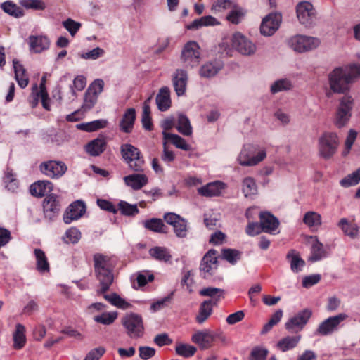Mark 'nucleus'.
<instances>
[{
    "label": "nucleus",
    "mask_w": 360,
    "mask_h": 360,
    "mask_svg": "<svg viewBox=\"0 0 360 360\" xmlns=\"http://www.w3.org/2000/svg\"><path fill=\"white\" fill-rule=\"evenodd\" d=\"M304 223L309 227H318L321 224V215L316 212H307L303 218Z\"/></svg>",
    "instance_id": "nucleus-51"
},
{
    "label": "nucleus",
    "mask_w": 360,
    "mask_h": 360,
    "mask_svg": "<svg viewBox=\"0 0 360 360\" xmlns=\"http://www.w3.org/2000/svg\"><path fill=\"white\" fill-rule=\"evenodd\" d=\"M217 19L211 15H207L193 20L186 25L188 30H198L204 26H212L218 25Z\"/></svg>",
    "instance_id": "nucleus-35"
},
{
    "label": "nucleus",
    "mask_w": 360,
    "mask_h": 360,
    "mask_svg": "<svg viewBox=\"0 0 360 360\" xmlns=\"http://www.w3.org/2000/svg\"><path fill=\"white\" fill-rule=\"evenodd\" d=\"M20 4L27 9L36 11H44L46 7V3L41 0H20Z\"/></svg>",
    "instance_id": "nucleus-57"
},
{
    "label": "nucleus",
    "mask_w": 360,
    "mask_h": 360,
    "mask_svg": "<svg viewBox=\"0 0 360 360\" xmlns=\"http://www.w3.org/2000/svg\"><path fill=\"white\" fill-rule=\"evenodd\" d=\"M122 324L127 335L131 338H139L143 335L144 327L141 316L130 314L122 319Z\"/></svg>",
    "instance_id": "nucleus-10"
},
{
    "label": "nucleus",
    "mask_w": 360,
    "mask_h": 360,
    "mask_svg": "<svg viewBox=\"0 0 360 360\" xmlns=\"http://www.w3.org/2000/svg\"><path fill=\"white\" fill-rule=\"evenodd\" d=\"M245 15V11L238 6L237 4H234L233 8L230 9L226 19L233 24H238Z\"/></svg>",
    "instance_id": "nucleus-41"
},
{
    "label": "nucleus",
    "mask_w": 360,
    "mask_h": 360,
    "mask_svg": "<svg viewBox=\"0 0 360 360\" xmlns=\"http://www.w3.org/2000/svg\"><path fill=\"white\" fill-rule=\"evenodd\" d=\"M311 311L308 309L297 312L285 322V328L290 333L302 331L311 318Z\"/></svg>",
    "instance_id": "nucleus-13"
},
{
    "label": "nucleus",
    "mask_w": 360,
    "mask_h": 360,
    "mask_svg": "<svg viewBox=\"0 0 360 360\" xmlns=\"http://www.w3.org/2000/svg\"><path fill=\"white\" fill-rule=\"evenodd\" d=\"M53 187L49 181H38L30 186V191L33 196L42 197L51 192Z\"/></svg>",
    "instance_id": "nucleus-26"
},
{
    "label": "nucleus",
    "mask_w": 360,
    "mask_h": 360,
    "mask_svg": "<svg viewBox=\"0 0 360 360\" xmlns=\"http://www.w3.org/2000/svg\"><path fill=\"white\" fill-rule=\"evenodd\" d=\"M301 338L302 336L300 335L284 337L277 342L276 347L280 351L283 352L291 350L297 347Z\"/></svg>",
    "instance_id": "nucleus-29"
},
{
    "label": "nucleus",
    "mask_w": 360,
    "mask_h": 360,
    "mask_svg": "<svg viewBox=\"0 0 360 360\" xmlns=\"http://www.w3.org/2000/svg\"><path fill=\"white\" fill-rule=\"evenodd\" d=\"M117 318V313L115 312H105L101 315L95 316L94 320L104 325H110L114 322Z\"/></svg>",
    "instance_id": "nucleus-61"
},
{
    "label": "nucleus",
    "mask_w": 360,
    "mask_h": 360,
    "mask_svg": "<svg viewBox=\"0 0 360 360\" xmlns=\"http://www.w3.org/2000/svg\"><path fill=\"white\" fill-rule=\"evenodd\" d=\"M94 266L96 278L100 282V293L107 291L113 281L112 269L115 266L113 259L108 255L95 254Z\"/></svg>",
    "instance_id": "nucleus-1"
},
{
    "label": "nucleus",
    "mask_w": 360,
    "mask_h": 360,
    "mask_svg": "<svg viewBox=\"0 0 360 360\" xmlns=\"http://www.w3.org/2000/svg\"><path fill=\"white\" fill-rule=\"evenodd\" d=\"M290 264V269L294 273L301 271L305 265V262L301 258L300 254L295 250H290L286 256Z\"/></svg>",
    "instance_id": "nucleus-33"
},
{
    "label": "nucleus",
    "mask_w": 360,
    "mask_h": 360,
    "mask_svg": "<svg viewBox=\"0 0 360 360\" xmlns=\"http://www.w3.org/2000/svg\"><path fill=\"white\" fill-rule=\"evenodd\" d=\"M44 213L46 218L52 220L60 211V203L54 195L46 196L43 202Z\"/></svg>",
    "instance_id": "nucleus-22"
},
{
    "label": "nucleus",
    "mask_w": 360,
    "mask_h": 360,
    "mask_svg": "<svg viewBox=\"0 0 360 360\" xmlns=\"http://www.w3.org/2000/svg\"><path fill=\"white\" fill-rule=\"evenodd\" d=\"M14 348L20 349L22 348L26 342L25 328L20 323L16 325L15 330L13 333Z\"/></svg>",
    "instance_id": "nucleus-40"
},
{
    "label": "nucleus",
    "mask_w": 360,
    "mask_h": 360,
    "mask_svg": "<svg viewBox=\"0 0 360 360\" xmlns=\"http://www.w3.org/2000/svg\"><path fill=\"white\" fill-rule=\"evenodd\" d=\"M143 225L145 228L158 233H162L165 231V227L162 221L160 219H152L150 220H146L143 221Z\"/></svg>",
    "instance_id": "nucleus-56"
},
{
    "label": "nucleus",
    "mask_w": 360,
    "mask_h": 360,
    "mask_svg": "<svg viewBox=\"0 0 360 360\" xmlns=\"http://www.w3.org/2000/svg\"><path fill=\"white\" fill-rule=\"evenodd\" d=\"M260 224L262 231L271 234H276L279 221L277 218L269 212H261L259 214Z\"/></svg>",
    "instance_id": "nucleus-23"
},
{
    "label": "nucleus",
    "mask_w": 360,
    "mask_h": 360,
    "mask_svg": "<svg viewBox=\"0 0 360 360\" xmlns=\"http://www.w3.org/2000/svg\"><path fill=\"white\" fill-rule=\"evenodd\" d=\"M283 311L281 309L276 311L270 318L268 323L264 326L261 333L262 334L268 333L273 328V326L276 325L281 321Z\"/></svg>",
    "instance_id": "nucleus-59"
},
{
    "label": "nucleus",
    "mask_w": 360,
    "mask_h": 360,
    "mask_svg": "<svg viewBox=\"0 0 360 360\" xmlns=\"http://www.w3.org/2000/svg\"><path fill=\"white\" fill-rule=\"evenodd\" d=\"M357 132L354 129H350L345 142V148L342 151V155L346 156L349 154L356 139Z\"/></svg>",
    "instance_id": "nucleus-62"
},
{
    "label": "nucleus",
    "mask_w": 360,
    "mask_h": 360,
    "mask_svg": "<svg viewBox=\"0 0 360 360\" xmlns=\"http://www.w3.org/2000/svg\"><path fill=\"white\" fill-rule=\"evenodd\" d=\"M292 87L291 82L288 79H281L274 82L271 86V91L276 94L283 91H288Z\"/></svg>",
    "instance_id": "nucleus-53"
},
{
    "label": "nucleus",
    "mask_w": 360,
    "mask_h": 360,
    "mask_svg": "<svg viewBox=\"0 0 360 360\" xmlns=\"http://www.w3.org/2000/svg\"><path fill=\"white\" fill-rule=\"evenodd\" d=\"M123 158L128 163L129 167L135 172L142 171L143 160L140 158L138 148L131 144H124L121 146Z\"/></svg>",
    "instance_id": "nucleus-11"
},
{
    "label": "nucleus",
    "mask_w": 360,
    "mask_h": 360,
    "mask_svg": "<svg viewBox=\"0 0 360 360\" xmlns=\"http://www.w3.org/2000/svg\"><path fill=\"white\" fill-rule=\"evenodd\" d=\"M222 256L224 259L234 264L240 259V252L236 250L224 249L222 251Z\"/></svg>",
    "instance_id": "nucleus-63"
},
{
    "label": "nucleus",
    "mask_w": 360,
    "mask_h": 360,
    "mask_svg": "<svg viewBox=\"0 0 360 360\" xmlns=\"http://www.w3.org/2000/svg\"><path fill=\"white\" fill-rule=\"evenodd\" d=\"M175 352L179 356L189 358L195 354L197 348L188 344L179 343L176 345Z\"/></svg>",
    "instance_id": "nucleus-50"
},
{
    "label": "nucleus",
    "mask_w": 360,
    "mask_h": 360,
    "mask_svg": "<svg viewBox=\"0 0 360 360\" xmlns=\"http://www.w3.org/2000/svg\"><path fill=\"white\" fill-rule=\"evenodd\" d=\"M124 181L134 190H139L148 184V179L143 174H133L124 176Z\"/></svg>",
    "instance_id": "nucleus-27"
},
{
    "label": "nucleus",
    "mask_w": 360,
    "mask_h": 360,
    "mask_svg": "<svg viewBox=\"0 0 360 360\" xmlns=\"http://www.w3.org/2000/svg\"><path fill=\"white\" fill-rule=\"evenodd\" d=\"M354 99L349 94H345L338 99L333 116V124L338 129L346 127L352 115V110L354 106Z\"/></svg>",
    "instance_id": "nucleus-2"
},
{
    "label": "nucleus",
    "mask_w": 360,
    "mask_h": 360,
    "mask_svg": "<svg viewBox=\"0 0 360 360\" xmlns=\"http://www.w3.org/2000/svg\"><path fill=\"white\" fill-rule=\"evenodd\" d=\"M13 68L15 72V78L18 85L24 89L29 83V78L26 73L25 69L23 66L16 60H13Z\"/></svg>",
    "instance_id": "nucleus-34"
},
{
    "label": "nucleus",
    "mask_w": 360,
    "mask_h": 360,
    "mask_svg": "<svg viewBox=\"0 0 360 360\" xmlns=\"http://www.w3.org/2000/svg\"><path fill=\"white\" fill-rule=\"evenodd\" d=\"M217 268V251L209 250L203 257L200 264V272L204 278H210Z\"/></svg>",
    "instance_id": "nucleus-17"
},
{
    "label": "nucleus",
    "mask_w": 360,
    "mask_h": 360,
    "mask_svg": "<svg viewBox=\"0 0 360 360\" xmlns=\"http://www.w3.org/2000/svg\"><path fill=\"white\" fill-rule=\"evenodd\" d=\"M34 253L36 257L37 269L41 273L49 272V263L45 252L40 249H35Z\"/></svg>",
    "instance_id": "nucleus-38"
},
{
    "label": "nucleus",
    "mask_w": 360,
    "mask_h": 360,
    "mask_svg": "<svg viewBox=\"0 0 360 360\" xmlns=\"http://www.w3.org/2000/svg\"><path fill=\"white\" fill-rule=\"evenodd\" d=\"M221 68V65L219 63H207L200 68V75L203 77H212L216 75Z\"/></svg>",
    "instance_id": "nucleus-43"
},
{
    "label": "nucleus",
    "mask_w": 360,
    "mask_h": 360,
    "mask_svg": "<svg viewBox=\"0 0 360 360\" xmlns=\"http://www.w3.org/2000/svg\"><path fill=\"white\" fill-rule=\"evenodd\" d=\"M224 188V184L223 183L215 181L198 188V193L204 196H217L221 194Z\"/></svg>",
    "instance_id": "nucleus-31"
},
{
    "label": "nucleus",
    "mask_w": 360,
    "mask_h": 360,
    "mask_svg": "<svg viewBox=\"0 0 360 360\" xmlns=\"http://www.w3.org/2000/svg\"><path fill=\"white\" fill-rule=\"evenodd\" d=\"M330 90L335 94H346L350 90V83L342 68H335L328 75Z\"/></svg>",
    "instance_id": "nucleus-7"
},
{
    "label": "nucleus",
    "mask_w": 360,
    "mask_h": 360,
    "mask_svg": "<svg viewBox=\"0 0 360 360\" xmlns=\"http://www.w3.org/2000/svg\"><path fill=\"white\" fill-rule=\"evenodd\" d=\"M156 103L161 111H166L171 107L170 90L167 86L160 88L156 96Z\"/></svg>",
    "instance_id": "nucleus-28"
},
{
    "label": "nucleus",
    "mask_w": 360,
    "mask_h": 360,
    "mask_svg": "<svg viewBox=\"0 0 360 360\" xmlns=\"http://www.w3.org/2000/svg\"><path fill=\"white\" fill-rule=\"evenodd\" d=\"M150 255L156 260L167 262L172 259V255L167 248L156 246L149 250Z\"/></svg>",
    "instance_id": "nucleus-37"
},
{
    "label": "nucleus",
    "mask_w": 360,
    "mask_h": 360,
    "mask_svg": "<svg viewBox=\"0 0 360 360\" xmlns=\"http://www.w3.org/2000/svg\"><path fill=\"white\" fill-rule=\"evenodd\" d=\"M188 80V73L183 69H176L172 75L174 89L178 96H184L186 93Z\"/></svg>",
    "instance_id": "nucleus-20"
},
{
    "label": "nucleus",
    "mask_w": 360,
    "mask_h": 360,
    "mask_svg": "<svg viewBox=\"0 0 360 360\" xmlns=\"http://www.w3.org/2000/svg\"><path fill=\"white\" fill-rule=\"evenodd\" d=\"M321 41L319 38L304 34H296L288 41V46L297 53H305L319 46Z\"/></svg>",
    "instance_id": "nucleus-6"
},
{
    "label": "nucleus",
    "mask_w": 360,
    "mask_h": 360,
    "mask_svg": "<svg viewBox=\"0 0 360 360\" xmlns=\"http://www.w3.org/2000/svg\"><path fill=\"white\" fill-rule=\"evenodd\" d=\"M242 192L246 198L251 197L257 194V186L253 178L246 177L243 180Z\"/></svg>",
    "instance_id": "nucleus-44"
},
{
    "label": "nucleus",
    "mask_w": 360,
    "mask_h": 360,
    "mask_svg": "<svg viewBox=\"0 0 360 360\" xmlns=\"http://www.w3.org/2000/svg\"><path fill=\"white\" fill-rule=\"evenodd\" d=\"M282 16L278 13H272L266 15L262 20L260 31L265 36L272 35L279 27Z\"/></svg>",
    "instance_id": "nucleus-18"
},
{
    "label": "nucleus",
    "mask_w": 360,
    "mask_h": 360,
    "mask_svg": "<svg viewBox=\"0 0 360 360\" xmlns=\"http://www.w3.org/2000/svg\"><path fill=\"white\" fill-rule=\"evenodd\" d=\"M347 79L350 84L360 78V65L351 64L342 68Z\"/></svg>",
    "instance_id": "nucleus-49"
},
{
    "label": "nucleus",
    "mask_w": 360,
    "mask_h": 360,
    "mask_svg": "<svg viewBox=\"0 0 360 360\" xmlns=\"http://www.w3.org/2000/svg\"><path fill=\"white\" fill-rule=\"evenodd\" d=\"M359 181L360 168L342 179L340 183L342 186L348 188L356 185Z\"/></svg>",
    "instance_id": "nucleus-55"
},
{
    "label": "nucleus",
    "mask_w": 360,
    "mask_h": 360,
    "mask_svg": "<svg viewBox=\"0 0 360 360\" xmlns=\"http://www.w3.org/2000/svg\"><path fill=\"white\" fill-rule=\"evenodd\" d=\"M106 147V141L103 137H98L90 141L86 146V152L92 156L102 153Z\"/></svg>",
    "instance_id": "nucleus-32"
},
{
    "label": "nucleus",
    "mask_w": 360,
    "mask_h": 360,
    "mask_svg": "<svg viewBox=\"0 0 360 360\" xmlns=\"http://www.w3.org/2000/svg\"><path fill=\"white\" fill-rule=\"evenodd\" d=\"M107 123L108 122L105 120H97L86 123L79 124L77 125V128L82 131L91 132L105 127Z\"/></svg>",
    "instance_id": "nucleus-42"
},
{
    "label": "nucleus",
    "mask_w": 360,
    "mask_h": 360,
    "mask_svg": "<svg viewBox=\"0 0 360 360\" xmlns=\"http://www.w3.org/2000/svg\"><path fill=\"white\" fill-rule=\"evenodd\" d=\"M63 27L74 37L81 27L82 25L79 22H76L71 18H68L63 22Z\"/></svg>",
    "instance_id": "nucleus-64"
},
{
    "label": "nucleus",
    "mask_w": 360,
    "mask_h": 360,
    "mask_svg": "<svg viewBox=\"0 0 360 360\" xmlns=\"http://www.w3.org/2000/svg\"><path fill=\"white\" fill-rule=\"evenodd\" d=\"M136 119V112L134 108L127 109L123 115L120 123L121 130L125 133L131 131Z\"/></svg>",
    "instance_id": "nucleus-30"
},
{
    "label": "nucleus",
    "mask_w": 360,
    "mask_h": 360,
    "mask_svg": "<svg viewBox=\"0 0 360 360\" xmlns=\"http://www.w3.org/2000/svg\"><path fill=\"white\" fill-rule=\"evenodd\" d=\"M309 243H311V254L309 260L311 262H317L327 255L326 251L323 248V245L320 243L316 236H311Z\"/></svg>",
    "instance_id": "nucleus-25"
},
{
    "label": "nucleus",
    "mask_w": 360,
    "mask_h": 360,
    "mask_svg": "<svg viewBox=\"0 0 360 360\" xmlns=\"http://www.w3.org/2000/svg\"><path fill=\"white\" fill-rule=\"evenodd\" d=\"M217 339L221 342L226 341V337L222 332H215L210 329L195 330L191 336L192 342L197 345L200 350L210 349Z\"/></svg>",
    "instance_id": "nucleus-4"
},
{
    "label": "nucleus",
    "mask_w": 360,
    "mask_h": 360,
    "mask_svg": "<svg viewBox=\"0 0 360 360\" xmlns=\"http://www.w3.org/2000/svg\"><path fill=\"white\" fill-rule=\"evenodd\" d=\"M86 211L85 204L81 200L73 202L66 210L63 215L65 224H70L72 221L82 217Z\"/></svg>",
    "instance_id": "nucleus-21"
},
{
    "label": "nucleus",
    "mask_w": 360,
    "mask_h": 360,
    "mask_svg": "<svg viewBox=\"0 0 360 360\" xmlns=\"http://www.w3.org/2000/svg\"><path fill=\"white\" fill-rule=\"evenodd\" d=\"M104 298L107 301H108L111 304L122 309H127L130 305L128 302H127L124 299L120 297L116 293L105 295Z\"/></svg>",
    "instance_id": "nucleus-54"
},
{
    "label": "nucleus",
    "mask_w": 360,
    "mask_h": 360,
    "mask_svg": "<svg viewBox=\"0 0 360 360\" xmlns=\"http://www.w3.org/2000/svg\"><path fill=\"white\" fill-rule=\"evenodd\" d=\"M231 41V46L242 55L251 56L256 52V45L239 32L232 34Z\"/></svg>",
    "instance_id": "nucleus-12"
},
{
    "label": "nucleus",
    "mask_w": 360,
    "mask_h": 360,
    "mask_svg": "<svg viewBox=\"0 0 360 360\" xmlns=\"http://www.w3.org/2000/svg\"><path fill=\"white\" fill-rule=\"evenodd\" d=\"M181 59L186 67H194L200 60V48L195 41H188L181 51Z\"/></svg>",
    "instance_id": "nucleus-14"
},
{
    "label": "nucleus",
    "mask_w": 360,
    "mask_h": 360,
    "mask_svg": "<svg viewBox=\"0 0 360 360\" xmlns=\"http://www.w3.org/2000/svg\"><path fill=\"white\" fill-rule=\"evenodd\" d=\"M338 226L343 232L349 237L352 238L357 237L359 232L358 226L354 224L349 223L347 219H341L338 223Z\"/></svg>",
    "instance_id": "nucleus-48"
},
{
    "label": "nucleus",
    "mask_w": 360,
    "mask_h": 360,
    "mask_svg": "<svg viewBox=\"0 0 360 360\" xmlns=\"http://www.w3.org/2000/svg\"><path fill=\"white\" fill-rule=\"evenodd\" d=\"M1 8L4 11L12 16L19 18L23 15V11L16 4L11 1H6L1 4Z\"/></svg>",
    "instance_id": "nucleus-52"
},
{
    "label": "nucleus",
    "mask_w": 360,
    "mask_h": 360,
    "mask_svg": "<svg viewBox=\"0 0 360 360\" xmlns=\"http://www.w3.org/2000/svg\"><path fill=\"white\" fill-rule=\"evenodd\" d=\"M29 44L30 50L34 53H39L47 50L50 46L49 39L43 35L30 36Z\"/></svg>",
    "instance_id": "nucleus-24"
},
{
    "label": "nucleus",
    "mask_w": 360,
    "mask_h": 360,
    "mask_svg": "<svg viewBox=\"0 0 360 360\" xmlns=\"http://www.w3.org/2000/svg\"><path fill=\"white\" fill-rule=\"evenodd\" d=\"M39 167L44 174L51 179H58L67 171L66 165L61 161L49 160L44 162Z\"/></svg>",
    "instance_id": "nucleus-16"
},
{
    "label": "nucleus",
    "mask_w": 360,
    "mask_h": 360,
    "mask_svg": "<svg viewBox=\"0 0 360 360\" xmlns=\"http://www.w3.org/2000/svg\"><path fill=\"white\" fill-rule=\"evenodd\" d=\"M103 87L104 82L101 79H95L90 84L84 96L82 111L86 112L94 107L98 95L103 91Z\"/></svg>",
    "instance_id": "nucleus-8"
},
{
    "label": "nucleus",
    "mask_w": 360,
    "mask_h": 360,
    "mask_svg": "<svg viewBox=\"0 0 360 360\" xmlns=\"http://www.w3.org/2000/svg\"><path fill=\"white\" fill-rule=\"evenodd\" d=\"M296 15L300 23L310 27L316 21V11L311 2L304 1L297 4Z\"/></svg>",
    "instance_id": "nucleus-9"
},
{
    "label": "nucleus",
    "mask_w": 360,
    "mask_h": 360,
    "mask_svg": "<svg viewBox=\"0 0 360 360\" xmlns=\"http://www.w3.org/2000/svg\"><path fill=\"white\" fill-rule=\"evenodd\" d=\"M81 238L80 231L75 228L72 227L66 231L63 240L66 243H77Z\"/></svg>",
    "instance_id": "nucleus-58"
},
{
    "label": "nucleus",
    "mask_w": 360,
    "mask_h": 360,
    "mask_svg": "<svg viewBox=\"0 0 360 360\" xmlns=\"http://www.w3.org/2000/svg\"><path fill=\"white\" fill-rule=\"evenodd\" d=\"M164 141H170L176 148L188 151L191 149L189 144L186 143L184 139L181 138L177 134L162 132Z\"/></svg>",
    "instance_id": "nucleus-36"
},
{
    "label": "nucleus",
    "mask_w": 360,
    "mask_h": 360,
    "mask_svg": "<svg viewBox=\"0 0 360 360\" xmlns=\"http://www.w3.org/2000/svg\"><path fill=\"white\" fill-rule=\"evenodd\" d=\"M234 4L231 0H216L211 6V11L214 13L229 12Z\"/></svg>",
    "instance_id": "nucleus-47"
},
{
    "label": "nucleus",
    "mask_w": 360,
    "mask_h": 360,
    "mask_svg": "<svg viewBox=\"0 0 360 360\" xmlns=\"http://www.w3.org/2000/svg\"><path fill=\"white\" fill-rule=\"evenodd\" d=\"M224 290L217 288L209 287L203 288L200 291V295L202 296L210 297L212 298V304H215L223 297Z\"/></svg>",
    "instance_id": "nucleus-46"
},
{
    "label": "nucleus",
    "mask_w": 360,
    "mask_h": 360,
    "mask_svg": "<svg viewBox=\"0 0 360 360\" xmlns=\"http://www.w3.org/2000/svg\"><path fill=\"white\" fill-rule=\"evenodd\" d=\"M176 129L184 136L192 134V127L188 118L184 115L179 114L177 119Z\"/></svg>",
    "instance_id": "nucleus-45"
},
{
    "label": "nucleus",
    "mask_w": 360,
    "mask_h": 360,
    "mask_svg": "<svg viewBox=\"0 0 360 360\" xmlns=\"http://www.w3.org/2000/svg\"><path fill=\"white\" fill-rule=\"evenodd\" d=\"M347 318L345 314L331 316L323 321L316 330V333L320 335H327L337 330L339 324Z\"/></svg>",
    "instance_id": "nucleus-19"
},
{
    "label": "nucleus",
    "mask_w": 360,
    "mask_h": 360,
    "mask_svg": "<svg viewBox=\"0 0 360 360\" xmlns=\"http://www.w3.org/2000/svg\"><path fill=\"white\" fill-rule=\"evenodd\" d=\"M266 157V148L255 144H245L237 158L243 166H255L264 160Z\"/></svg>",
    "instance_id": "nucleus-3"
},
{
    "label": "nucleus",
    "mask_w": 360,
    "mask_h": 360,
    "mask_svg": "<svg viewBox=\"0 0 360 360\" xmlns=\"http://www.w3.org/2000/svg\"><path fill=\"white\" fill-rule=\"evenodd\" d=\"M118 209L124 215H135L139 212L136 205H131L125 201H120L118 203Z\"/></svg>",
    "instance_id": "nucleus-60"
},
{
    "label": "nucleus",
    "mask_w": 360,
    "mask_h": 360,
    "mask_svg": "<svg viewBox=\"0 0 360 360\" xmlns=\"http://www.w3.org/2000/svg\"><path fill=\"white\" fill-rule=\"evenodd\" d=\"M339 143V137L336 133H323L318 141V149L320 156L324 159H330L335 154Z\"/></svg>",
    "instance_id": "nucleus-5"
},
{
    "label": "nucleus",
    "mask_w": 360,
    "mask_h": 360,
    "mask_svg": "<svg viewBox=\"0 0 360 360\" xmlns=\"http://www.w3.org/2000/svg\"><path fill=\"white\" fill-rule=\"evenodd\" d=\"M212 313V304L211 300L204 301L200 307L199 313L196 316V321L202 324L203 323Z\"/></svg>",
    "instance_id": "nucleus-39"
},
{
    "label": "nucleus",
    "mask_w": 360,
    "mask_h": 360,
    "mask_svg": "<svg viewBox=\"0 0 360 360\" xmlns=\"http://www.w3.org/2000/svg\"><path fill=\"white\" fill-rule=\"evenodd\" d=\"M165 221L173 227V230L178 238H186L188 231V223L181 216L169 212L164 215Z\"/></svg>",
    "instance_id": "nucleus-15"
}]
</instances>
